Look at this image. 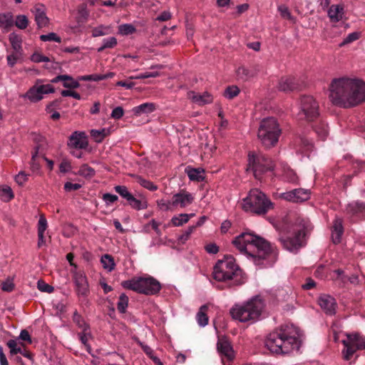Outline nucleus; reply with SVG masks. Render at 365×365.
<instances>
[{
	"mask_svg": "<svg viewBox=\"0 0 365 365\" xmlns=\"http://www.w3.org/2000/svg\"><path fill=\"white\" fill-rule=\"evenodd\" d=\"M232 243L259 268L272 267L277 260L276 247L260 236L243 232L236 237Z\"/></svg>",
	"mask_w": 365,
	"mask_h": 365,
	"instance_id": "nucleus-1",
	"label": "nucleus"
},
{
	"mask_svg": "<svg viewBox=\"0 0 365 365\" xmlns=\"http://www.w3.org/2000/svg\"><path fill=\"white\" fill-rule=\"evenodd\" d=\"M329 91L331 101L339 107L349 108L365 102V82L359 78H334Z\"/></svg>",
	"mask_w": 365,
	"mask_h": 365,
	"instance_id": "nucleus-2",
	"label": "nucleus"
},
{
	"mask_svg": "<svg viewBox=\"0 0 365 365\" xmlns=\"http://www.w3.org/2000/svg\"><path fill=\"white\" fill-rule=\"evenodd\" d=\"M300 336L299 330L297 327L293 324L283 325L267 336L265 346L271 352L288 354L299 349Z\"/></svg>",
	"mask_w": 365,
	"mask_h": 365,
	"instance_id": "nucleus-3",
	"label": "nucleus"
},
{
	"mask_svg": "<svg viewBox=\"0 0 365 365\" xmlns=\"http://www.w3.org/2000/svg\"><path fill=\"white\" fill-rule=\"evenodd\" d=\"M212 276L218 282H227L229 287L240 286L245 282L242 271L232 256H225L223 259L217 261L213 268Z\"/></svg>",
	"mask_w": 365,
	"mask_h": 365,
	"instance_id": "nucleus-4",
	"label": "nucleus"
},
{
	"mask_svg": "<svg viewBox=\"0 0 365 365\" xmlns=\"http://www.w3.org/2000/svg\"><path fill=\"white\" fill-rule=\"evenodd\" d=\"M312 230V225L308 220L298 218L294 225L293 233L281 237L279 240L284 249L296 253L306 245V238Z\"/></svg>",
	"mask_w": 365,
	"mask_h": 365,
	"instance_id": "nucleus-5",
	"label": "nucleus"
},
{
	"mask_svg": "<svg viewBox=\"0 0 365 365\" xmlns=\"http://www.w3.org/2000/svg\"><path fill=\"white\" fill-rule=\"evenodd\" d=\"M264 301L258 296L242 304H235L230 309L232 319L240 322H255L264 309Z\"/></svg>",
	"mask_w": 365,
	"mask_h": 365,
	"instance_id": "nucleus-6",
	"label": "nucleus"
},
{
	"mask_svg": "<svg viewBox=\"0 0 365 365\" xmlns=\"http://www.w3.org/2000/svg\"><path fill=\"white\" fill-rule=\"evenodd\" d=\"M242 208L245 212L264 215L272 208V203L262 192L253 189L242 200Z\"/></svg>",
	"mask_w": 365,
	"mask_h": 365,
	"instance_id": "nucleus-7",
	"label": "nucleus"
},
{
	"mask_svg": "<svg viewBox=\"0 0 365 365\" xmlns=\"http://www.w3.org/2000/svg\"><path fill=\"white\" fill-rule=\"evenodd\" d=\"M281 133L282 130L277 120L270 117L260 122L257 137L264 147L271 148L277 144Z\"/></svg>",
	"mask_w": 365,
	"mask_h": 365,
	"instance_id": "nucleus-8",
	"label": "nucleus"
},
{
	"mask_svg": "<svg viewBox=\"0 0 365 365\" xmlns=\"http://www.w3.org/2000/svg\"><path fill=\"white\" fill-rule=\"evenodd\" d=\"M121 286L125 289L146 295L155 294L161 289L160 282L152 277H133L131 279L123 281Z\"/></svg>",
	"mask_w": 365,
	"mask_h": 365,
	"instance_id": "nucleus-9",
	"label": "nucleus"
},
{
	"mask_svg": "<svg viewBox=\"0 0 365 365\" xmlns=\"http://www.w3.org/2000/svg\"><path fill=\"white\" fill-rule=\"evenodd\" d=\"M247 172L252 171L256 179L261 180L267 172H273L275 165L269 158L261 153L249 152Z\"/></svg>",
	"mask_w": 365,
	"mask_h": 365,
	"instance_id": "nucleus-10",
	"label": "nucleus"
},
{
	"mask_svg": "<svg viewBox=\"0 0 365 365\" xmlns=\"http://www.w3.org/2000/svg\"><path fill=\"white\" fill-rule=\"evenodd\" d=\"M299 119L312 121L319 115L318 102L311 96H303L300 98Z\"/></svg>",
	"mask_w": 365,
	"mask_h": 365,
	"instance_id": "nucleus-11",
	"label": "nucleus"
},
{
	"mask_svg": "<svg viewBox=\"0 0 365 365\" xmlns=\"http://www.w3.org/2000/svg\"><path fill=\"white\" fill-rule=\"evenodd\" d=\"M342 343L344 346L342 355L346 361L350 360L358 349H365V338L358 334H346V339Z\"/></svg>",
	"mask_w": 365,
	"mask_h": 365,
	"instance_id": "nucleus-12",
	"label": "nucleus"
},
{
	"mask_svg": "<svg viewBox=\"0 0 365 365\" xmlns=\"http://www.w3.org/2000/svg\"><path fill=\"white\" fill-rule=\"evenodd\" d=\"M54 92L53 87L50 84L39 85L38 82L31 87L26 93L20 96L21 98H27L31 103H36L43 98L44 94Z\"/></svg>",
	"mask_w": 365,
	"mask_h": 365,
	"instance_id": "nucleus-13",
	"label": "nucleus"
},
{
	"mask_svg": "<svg viewBox=\"0 0 365 365\" xmlns=\"http://www.w3.org/2000/svg\"><path fill=\"white\" fill-rule=\"evenodd\" d=\"M280 197L287 201L292 202H304L309 199L310 191L309 190L302 188L294 189L282 193Z\"/></svg>",
	"mask_w": 365,
	"mask_h": 365,
	"instance_id": "nucleus-14",
	"label": "nucleus"
},
{
	"mask_svg": "<svg viewBox=\"0 0 365 365\" xmlns=\"http://www.w3.org/2000/svg\"><path fill=\"white\" fill-rule=\"evenodd\" d=\"M193 200L194 197L191 193L185 190H182L179 192L173 195L172 197V205H173V208H184L192 204Z\"/></svg>",
	"mask_w": 365,
	"mask_h": 365,
	"instance_id": "nucleus-15",
	"label": "nucleus"
},
{
	"mask_svg": "<svg viewBox=\"0 0 365 365\" xmlns=\"http://www.w3.org/2000/svg\"><path fill=\"white\" fill-rule=\"evenodd\" d=\"M318 304L323 311L328 315L336 313V302L334 297L327 294H322L318 299Z\"/></svg>",
	"mask_w": 365,
	"mask_h": 365,
	"instance_id": "nucleus-16",
	"label": "nucleus"
},
{
	"mask_svg": "<svg viewBox=\"0 0 365 365\" xmlns=\"http://www.w3.org/2000/svg\"><path fill=\"white\" fill-rule=\"evenodd\" d=\"M302 86V83H299L294 77L291 76L282 77L278 83L279 90L284 92L299 90Z\"/></svg>",
	"mask_w": 365,
	"mask_h": 365,
	"instance_id": "nucleus-17",
	"label": "nucleus"
},
{
	"mask_svg": "<svg viewBox=\"0 0 365 365\" xmlns=\"http://www.w3.org/2000/svg\"><path fill=\"white\" fill-rule=\"evenodd\" d=\"M88 143L84 132H73L69 137L68 145L78 149H85Z\"/></svg>",
	"mask_w": 365,
	"mask_h": 365,
	"instance_id": "nucleus-18",
	"label": "nucleus"
},
{
	"mask_svg": "<svg viewBox=\"0 0 365 365\" xmlns=\"http://www.w3.org/2000/svg\"><path fill=\"white\" fill-rule=\"evenodd\" d=\"M73 280L77 294L81 297H86L89 292L86 277L81 273L75 272Z\"/></svg>",
	"mask_w": 365,
	"mask_h": 365,
	"instance_id": "nucleus-19",
	"label": "nucleus"
},
{
	"mask_svg": "<svg viewBox=\"0 0 365 365\" xmlns=\"http://www.w3.org/2000/svg\"><path fill=\"white\" fill-rule=\"evenodd\" d=\"M217 349L222 356H225L228 361L234 358V351L228 340L225 338L219 339L217 344Z\"/></svg>",
	"mask_w": 365,
	"mask_h": 365,
	"instance_id": "nucleus-20",
	"label": "nucleus"
},
{
	"mask_svg": "<svg viewBox=\"0 0 365 365\" xmlns=\"http://www.w3.org/2000/svg\"><path fill=\"white\" fill-rule=\"evenodd\" d=\"M33 13L35 16V21L38 28L48 26L49 19L46 16V8L43 4L36 5Z\"/></svg>",
	"mask_w": 365,
	"mask_h": 365,
	"instance_id": "nucleus-21",
	"label": "nucleus"
},
{
	"mask_svg": "<svg viewBox=\"0 0 365 365\" xmlns=\"http://www.w3.org/2000/svg\"><path fill=\"white\" fill-rule=\"evenodd\" d=\"M343 232L342 220L336 217L334 220L331 230V240L334 244H338L341 242Z\"/></svg>",
	"mask_w": 365,
	"mask_h": 365,
	"instance_id": "nucleus-22",
	"label": "nucleus"
},
{
	"mask_svg": "<svg viewBox=\"0 0 365 365\" xmlns=\"http://www.w3.org/2000/svg\"><path fill=\"white\" fill-rule=\"evenodd\" d=\"M14 16L11 12L0 14V29L3 33H7L14 26Z\"/></svg>",
	"mask_w": 365,
	"mask_h": 365,
	"instance_id": "nucleus-23",
	"label": "nucleus"
},
{
	"mask_svg": "<svg viewBox=\"0 0 365 365\" xmlns=\"http://www.w3.org/2000/svg\"><path fill=\"white\" fill-rule=\"evenodd\" d=\"M189 98L199 106L211 103L213 101L212 96L207 92H204L202 94L190 92Z\"/></svg>",
	"mask_w": 365,
	"mask_h": 365,
	"instance_id": "nucleus-24",
	"label": "nucleus"
},
{
	"mask_svg": "<svg viewBox=\"0 0 365 365\" xmlns=\"http://www.w3.org/2000/svg\"><path fill=\"white\" fill-rule=\"evenodd\" d=\"M58 81H63V86L67 88H77L80 86L78 81L68 75H59L51 80L52 83H58Z\"/></svg>",
	"mask_w": 365,
	"mask_h": 365,
	"instance_id": "nucleus-25",
	"label": "nucleus"
},
{
	"mask_svg": "<svg viewBox=\"0 0 365 365\" xmlns=\"http://www.w3.org/2000/svg\"><path fill=\"white\" fill-rule=\"evenodd\" d=\"M344 7L341 5H332L328 10V16L332 22H339L343 18Z\"/></svg>",
	"mask_w": 365,
	"mask_h": 365,
	"instance_id": "nucleus-26",
	"label": "nucleus"
},
{
	"mask_svg": "<svg viewBox=\"0 0 365 365\" xmlns=\"http://www.w3.org/2000/svg\"><path fill=\"white\" fill-rule=\"evenodd\" d=\"M155 110V105L153 103H144L132 109V112L135 115H140L141 114H148Z\"/></svg>",
	"mask_w": 365,
	"mask_h": 365,
	"instance_id": "nucleus-27",
	"label": "nucleus"
},
{
	"mask_svg": "<svg viewBox=\"0 0 365 365\" xmlns=\"http://www.w3.org/2000/svg\"><path fill=\"white\" fill-rule=\"evenodd\" d=\"M346 210L351 215L365 212V202L358 200L352 202L347 205Z\"/></svg>",
	"mask_w": 365,
	"mask_h": 365,
	"instance_id": "nucleus-28",
	"label": "nucleus"
},
{
	"mask_svg": "<svg viewBox=\"0 0 365 365\" xmlns=\"http://www.w3.org/2000/svg\"><path fill=\"white\" fill-rule=\"evenodd\" d=\"M207 309L208 307L207 305H202L197 313V322L200 327H205L208 324V317L207 316Z\"/></svg>",
	"mask_w": 365,
	"mask_h": 365,
	"instance_id": "nucleus-29",
	"label": "nucleus"
},
{
	"mask_svg": "<svg viewBox=\"0 0 365 365\" xmlns=\"http://www.w3.org/2000/svg\"><path fill=\"white\" fill-rule=\"evenodd\" d=\"M101 262L103 267L108 272H112L115 269V263L114 262V259L108 254L103 255L101 257Z\"/></svg>",
	"mask_w": 365,
	"mask_h": 365,
	"instance_id": "nucleus-30",
	"label": "nucleus"
},
{
	"mask_svg": "<svg viewBox=\"0 0 365 365\" xmlns=\"http://www.w3.org/2000/svg\"><path fill=\"white\" fill-rule=\"evenodd\" d=\"M128 202L132 208L137 210H144L148 207V202L145 198L139 200L133 195Z\"/></svg>",
	"mask_w": 365,
	"mask_h": 365,
	"instance_id": "nucleus-31",
	"label": "nucleus"
},
{
	"mask_svg": "<svg viewBox=\"0 0 365 365\" xmlns=\"http://www.w3.org/2000/svg\"><path fill=\"white\" fill-rule=\"evenodd\" d=\"M314 131L317 135L322 139L325 140L328 135V126L324 122H319L314 127Z\"/></svg>",
	"mask_w": 365,
	"mask_h": 365,
	"instance_id": "nucleus-32",
	"label": "nucleus"
},
{
	"mask_svg": "<svg viewBox=\"0 0 365 365\" xmlns=\"http://www.w3.org/2000/svg\"><path fill=\"white\" fill-rule=\"evenodd\" d=\"M195 214H180L177 216H174L171 222L174 226L180 227L187 222L190 217H192Z\"/></svg>",
	"mask_w": 365,
	"mask_h": 365,
	"instance_id": "nucleus-33",
	"label": "nucleus"
},
{
	"mask_svg": "<svg viewBox=\"0 0 365 365\" xmlns=\"http://www.w3.org/2000/svg\"><path fill=\"white\" fill-rule=\"evenodd\" d=\"M9 40L14 50L17 53H20L21 50V38L15 33H11L9 36Z\"/></svg>",
	"mask_w": 365,
	"mask_h": 365,
	"instance_id": "nucleus-34",
	"label": "nucleus"
},
{
	"mask_svg": "<svg viewBox=\"0 0 365 365\" xmlns=\"http://www.w3.org/2000/svg\"><path fill=\"white\" fill-rule=\"evenodd\" d=\"M136 182L139 183L142 187L150 190L155 191L158 190V186L155 185L153 182L143 178L140 175H133Z\"/></svg>",
	"mask_w": 365,
	"mask_h": 365,
	"instance_id": "nucleus-35",
	"label": "nucleus"
},
{
	"mask_svg": "<svg viewBox=\"0 0 365 365\" xmlns=\"http://www.w3.org/2000/svg\"><path fill=\"white\" fill-rule=\"evenodd\" d=\"M0 197L4 202H9L14 198V193L9 186L0 187Z\"/></svg>",
	"mask_w": 365,
	"mask_h": 365,
	"instance_id": "nucleus-36",
	"label": "nucleus"
},
{
	"mask_svg": "<svg viewBox=\"0 0 365 365\" xmlns=\"http://www.w3.org/2000/svg\"><path fill=\"white\" fill-rule=\"evenodd\" d=\"M187 173L190 180L200 182L204 179L203 171L199 169L191 168Z\"/></svg>",
	"mask_w": 365,
	"mask_h": 365,
	"instance_id": "nucleus-37",
	"label": "nucleus"
},
{
	"mask_svg": "<svg viewBox=\"0 0 365 365\" xmlns=\"http://www.w3.org/2000/svg\"><path fill=\"white\" fill-rule=\"evenodd\" d=\"M128 305V296L123 293L119 297V300L117 304V309L119 312L125 313L126 311V308Z\"/></svg>",
	"mask_w": 365,
	"mask_h": 365,
	"instance_id": "nucleus-38",
	"label": "nucleus"
},
{
	"mask_svg": "<svg viewBox=\"0 0 365 365\" xmlns=\"http://www.w3.org/2000/svg\"><path fill=\"white\" fill-rule=\"evenodd\" d=\"M78 174L86 178H91L95 175V170L87 164H83L80 167Z\"/></svg>",
	"mask_w": 365,
	"mask_h": 365,
	"instance_id": "nucleus-39",
	"label": "nucleus"
},
{
	"mask_svg": "<svg viewBox=\"0 0 365 365\" xmlns=\"http://www.w3.org/2000/svg\"><path fill=\"white\" fill-rule=\"evenodd\" d=\"M117 45L115 37H110L103 40V45L98 48V52H102L106 48H112Z\"/></svg>",
	"mask_w": 365,
	"mask_h": 365,
	"instance_id": "nucleus-40",
	"label": "nucleus"
},
{
	"mask_svg": "<svg viewBox=\"0 0 365 365\" xmlns=\"http://www.w3.org/2000/svg\"><path fill=\"white\" fill-rule=\"evenodd\" d=\"M107 134L108 132L105 128L101 130H91V135L93 138L96 143L102 142Z\"/></svg>",
	"mask_w": 365,
	"mask_h": 365,
	"instance_id": "nucleus-41",
	"label": "nucleus"
},
{
	"mask_svg": "<svg viewBox=\"0 0 365 365\" xmlns=\"http://www.w3.org/2000/svg\"><path fill=\"white\" fill-rule=\"evenodd\" d=\"M240 93V88L236 86H230L224 91V96L227 99H232Z\"/></svg>",
	"mask_w": 365,
	"mask_h": 365,
	"instance_id": "nucleus-42",
	"label": "nucleus"
},
{
	"mask_svg": "<svg viewBox=\"0 0 365 365\" xmlns=\"http://www.w3.org/2000/svg\"><path fill=\"white\" fill-rule=\"evenodd\" d=\"M118 31L120 34L127 36L134 34L136 31V29L132 24H124L119 26Z\"/></svg>",
	"mask_w": 365,
	"mask_h": 365,
	"instance_id": "nucleus-43",
	"label": "nucleus"
},
{
	"mask_svg": "<svg viewBox=\"0 0 365 365\" xmlns=\"http://www.w3.org/2000/svg\"><path fill=\"white\" fill-rule=\"evenodd\" d=\"M116 192H118L122 197L125 198L128 202L131 199L133 195L128 191V188L123 185H117L114 187Z\"/></svg>",
	"mask_w": 365,
	"mask_h": 365,
	"instance_id": "nucleus-44",
	"label": "nucleus"
},
{
	"mask_svg": "<svg viewBox=\"0 0 365 365\" xmlns=\"http://www.w3.org/2000/svg\"><path fill=\"white\" fill-rule=\"evenodd\" d=\"M14 24L19 29H25L29 25V20L25 15H18Z\"/></svg>",
	"mask_w": 365,
	"mask_h": 365,
	"instance_id": "nucleus-45",
	"label": "nucleus"
},
{
	"mask_svg": "<svg viewBox=\"0 0 365 365\" xmlns=\"http://www.w3.org/2000/svg\"><path fill=\"white\" fill-rule=\"evenodd\" d=\"M14 288V277H9L1 283V289L4 292H11Z\"/></svg>",
	"mask_w": 365,
	"mask_h": 365,
	"instance_id": "nucleus-46",
	"label": "nucleus"
},
{
	"mask_svg": "<svg viewBox=\"0 0 365 365\" xmlns=\"http://www.w3.org/2000/svg\"><path fill=\"white\" fill-rule=\"evenodd\" d=\"M158 207L163 211L173 210V205H172V200H165L164 199L158 200L157 201Z\"/></svg>",
	"mask_w": 365,
	"mask_h": 365,
	"instance_id": "nucleus-47",
	"label": "nucleus"
},
{
	"mask_svg": "<svg viewBox=\"0 0 365 365\" xmlns=\"http://www.w3.org/2000/svg\"><path fill=\"white\" fill-rule=\"evenodd\" d=\"M40 39L42 41H55L58 43L61 42V38L57 36L56 33L51 32L48 34H43L40 36Z\"/></svg>",
	"mask_w": 365,
	"mask_h": 365,
	"instance_id": "nucleus-48",
	"label": "nucleus"
},
{
	"mask_svg": "<svg viewBox=\"0 0 365 365\" xmlns=\"http://www.w3.org/2000/svg\"><path fill=\"white\" fill-rule=\"evenodd\" d=\"M7 346L10 349V354L15 355L19 353H22V349L20 346H18V344L16 340L10 339L7 342Z\"/></svg>",
	"mask_w": 365,
	"mask_h": 365,
	"instance_id": "nucleus-49",
	"label": "nucleus"
},
{
	"mask_svg": "<svg viewBox=\"0 0 365 365\" xmlns=\"http://www.w3.org/2000/svg\"><path fill=\"white\" fill-rule=\"evenodd\" d=\"M88 329H89V328H86V327L83 328V331L78 334L79 339L83 345H86L88 344V341L89 338L91 337V334L88 331Z\"/></svg>",
	"mask_w": 365,
	"mask_h": 365,
	"instance_id": "nucleus-50",
	"label": "nucleus"
},
{
	"mask_svg": "<svg viewBox=\"0 0 365 365\" xmlns=\"http://www.w3.org/2000/svg\"><path fill=\"white\" fill-rule=\"evenodd\" d=\"M106 30H108V28L103 25H101L98 27L94 28L92 30V36L93 37H98L106 35L108 32Z\"/></svg>",
	"mask_w": 365,
	"mask_h": 365,
	"instance_id": "nucleus-51",
	"label": "nucleus"
},
{
	"mask_svg": "<svg viewBox=\"0 0 365 365\" xmlns=\"http://www.w3.org/2000/svg\"><path fill=\"white\" fill-rule=\"evenodd\" d=\"M196 228V226H190L186 230L183 232V233L178 237V240L184 243L187 241L190 235L192 233L194 230Z\"/></svg>",
	"mask_w": 365,
	"mask_h": 365,
	"instance_id": "nucleus-52",
	"label": "nucleus"
},
{
	"mask_svg": "<svg viewBox=\"0 0 365 365\" xmlns=\"http://www.w3.org/2000/svg\"><path fill=\"white\" fill-rule=\"evenodd\" d=\"M359 33L358 32H353L349 34L344 39V41L340 43V46H344L345 44L351 43L356 40H357L359 38Z\"/></svg>",
	"mask_w": 365,
	"mask_h": 365,
	"instance_id": "nucleus-53",
	"label": "nucleus"
},
{
	"mask_svg": "<svg viewBox=\"0 0 365 365\" xmlns=\"http://www.w3.org/2000/svg\"><path fill=\"white\" fill-rule=\"evenodd\" d=\"M47 228V220L43 215H41L38 222V233L44 234Z\"/></svg>",
	"mask_w": 365,
	"mask_h": 365,
	"instance_id": "nucleus-54",
	"label": "nucleus"
},
{
	"mask_svg": "<svg viewBox=\"0 0 365 365\" xmlns=\"http://www.w3.org/2000/svg\"><path fill=\"white\" fill-rule=\"evenodd\" d=\"M285 179L292 183H297L298 182V177L297 174L292 170H288L284 173Z\"/></svg>",
	"mask_w": 365,
	"mask_h": 365,
	"instance_id": "nucleus-55",
	"label": "nucleus"
},
{
	"mask_svg": "<svg viewBox=\"0 0 365 365\" xmlns=\"http://www.w3.org/2000/svg\"><path fill=\"white\" fill-rule=\"evenodd\" d=\"M38 289L43 292L51 293L53 291V287L43 281L38 282Z\"/></svg>",
	"mask_w": 365,
	"mask_h": 365,
	"instance_id": "nucleus-56",
	"label": "nucleus"
},
{
	"mask_svg": "<svg viewBox=\"0 0 365 365\" xmlns=\"http://www.w3.org/2000/svg\"><path fill=\"white\" fill-rule=\"evenodd\" d=\"M31 59L33 62H35V63L49 61V58L47 56H45L40 53H34L31 56Z\"/></svg>",
	"mask_w": 365,
	"mask_h": 365,
	"instance_id": "nucleus-57",
	"label": "nucleus"
},
{
	"mask_svg": "<svg viewBox=\"0 0 365 365\" xmlns=\"http://www.w3.org/2000/svg\"><path fill=\"white\" fill-rule=\"evenodd\" d=\"M278 11H279L281 16L287 19H292V16L291 15L288 8L284 5H280L278 6Z\"/></svg>",
	"mask_w": 365,
	"mask_h": 365,
	"instance_id": "nucleus-58",
	"label": "nucleus"
},
{
	"mask_svg": "<svg viewBox=\"0 0 365 365\" xmlns=\"http://www.w3.org/2000/svg\"><path fill=\"white\" fill-rule=\"evenodd\" d=\"M73 321L76 323L77 326L79 328L83 329V328H89L88 325L86 324L84 320L81 318L80 315H78L76 312L74 313L73 315Z\"/></svg>",
	"mask_w": 365,
	"mask_h": 365,
	"instance_id": "nucleus-59",
	"label": "nucleus"
},
{
	"mask_svg": "<svg viewBox=\"0 0 365 365\" xmlns=\"http://www.w3.org/2000/svg\"><path fill=\"white\" fill-rule=\"evenodd\" d=\"M28 180V175L24 171H21L16 176L15 180L19 185H23Z\"/></svg>",
	"mask_w": 365,
	"mask_h": 365,
	"instance_id": "nucleus-60",
	"label": "nucleus"
},
{
	"mask_svg": "<svg viewBox=\"0 0 365 365\" xmlns=\"http://www.w3.org/2000/svg\"><path fill=\"white\" fill-rule=\"evenodd\" d=\"M237 74L241 78H244L245 79H247L253 76V75L250 73L249 69L246 68L245 67H240L237 69Z\"/></svg>",
	"mask_w": 365,
	"mask_h": 365,
	"instance_id": "nucleus-61",
	"label": "nucleus"
},
{
	"mask_svg": "<svg viewBox=\"0 0 365 365\" xmlns=\"http://www.w3.org/2000/svg\"><path fill=\"white\" fill-rule=\"evenodd\" d=\"M124 114V110L122 107L118 106L115 108L111 113V118L114 119H120L123 117Z\"/></svg>",
	"mask_w": 365,
	"mask_h": 365,
	"instance_id": "nucleus-62",
	"label": "nucleus"
},
{
	"mask_svg": "<svg viewBox=\"0 0 365 365\" xmlns=\"http://www.w3.org/2000/svg\"><path fill=\"white\" fill-rule=\"evenodd\" d=\"M81 187V185L78 183H72L71 182H66L64 184V190L66 192H71L73 190H77Z\"/></svg>",
	"mask_w": 365,
	"mask_h": 365,
	"instance_id": "nucleus-63",
	"label": "nucleus"
},
{
	"mask_svg": "<svg viewBox=\"0 0 365 365\" xmlns=\"http://www.w3.org/2000/svg\"><path fill=\"white\" fill-rule=\"evenodd\" d=\"M103 200L108 204H112L117 201L118 196L115 195L110 194V193H106L103 195Z\"/></svg>",
	"mask_w": 365,
	"mask_h": 365,
	"instance_id": "nucleus-64",
	"label": "nucleus"
}]
</instances>
